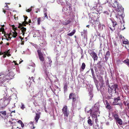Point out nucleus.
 Segmentation results:
<instances>
[{
  "label": "nucleus",
  "mask_w": 129,
  "mask_h": 129,
  "mask_svg": "<svg viewBox=\"0 0 129 129\" xmlns=\"http://www.w3.org/2000/svg\"><path fill=\"white\" fill-rule=\"evenodd\" d=\"M111 5L112 7L118 12L117 14L116 15V18H119L121 17L122 18L124 16V8L120 5L118 4V2L116 0H115L114 3Z\"/></svg>",
  "instance_id": "1"
},
{
  "label": "nucleus",
  "mask_w": 129,
  "mask_h": 129,
  "mask_svg": "<svg viewBox=\"0 0 129 129\" xmlns=\"http://www.w3.org/2000/svg\"><path fill=\"white\" fill-rule=\"evenodd\" d=\"M116 121L119 125H121L122 124V120L120 118H119L118 119L115 120Z\"/></svg>",
  "instance_id": "23"
},
{
  "label": "nucleus",
  "mask_w": 129,
  "mask_h": 129,
  "mask_svg": "<svg viewBox=\"0 0 129 129\" xmlns=\"http://www.w3.org/2000/svg\"><path fill=\"white\" fill-rule=\"evenodd\" d=\"M98 119L97 118H96L95 120V122L97 123V122H98Z\"/></svg>",
  "instance_id": "56"
},
{
  "label": "nucleus",
  "mask_w": 129,
  "mask_h": 129,
  "mask_svg": "<svg viewBox=\"0 0 129 129\" xmlns=\"http://www.w3.org/2000/svg\"><path fill=\"white\" fill-rule=\"evenodd\" d=\"M5 31L4 29V28H3L2 27H1V28H0V32L2 31V34H3L4 32H5Z\"/></svg>",
  "instance_id": "38"
},
{
  "label": "nucleus",
  "mask_w": 129,
  "mask_h": 129,
  "mask_svg": "<svg viewBox=\"0 0 129 129\" xmlns=\"http://www.w3.org/2000/svg\"><path fill=\"white\" fill-rule=\"evenodd\" d=\"M23 17H24V22H26V19L28 18V17H27V16H25L24 15H23Z\"/></svg>",
  "instance_id": "44"
},
{
  "label": "nucleus",
  "mask_w": 129,
  "mask_h": 129,
  "mask_svg": "<svg viewBox=\"0 0 129 129\" xmlns=\"http://www.w3.org/2000/svg\"><path fill=\"white\" fill-rule=\"evenodd\" d=\"M14 31H16L15 30H18V28H17V27H15V28L14 29Z\"/></svg>",
  "instance_id": "61"
},
{
  "label": "nucleus",
  "mask_w": 129,
  "mask_h": 129,
  "mask_svg": "<svg viewBox=\"0 0 129 129\" xmlns=\"http://www.w3.org/2000/svg\"><path fill=\"white\" fill-rule=\"evenodd\" d=\"M18 123H19L21 124V123H22V121L21 120H19L18 121Z\"/></svg>",
  "instance_id": "59"
},
{
  "label": "nucleus",
  "mask_w": 129,
  "mask_h": 129,
  "mask_svg": "<svg viewBox=\"0 0 129 129\" xmlns=\"http://www.w3.org/2000/svg\"><path fill=\"white\" fill-rule=\"evenodd\" d=\"M13 35H12V36L14 38H15L17 36V33L16 31L13 32Z\"/></svg>",
  "instance_id": "33"
},
{
  "label": "nucleus",
  "mask_w": 129,
  "mask_h": 129,
  "mask_svg": "<svg viewBox=\"0 0 129 129\" xmlns=\"http://www.w3.org/2000/svg\"><path fill=\"white\" fill-rule=\"evenodd\" d=\"M20 29L21 30V31L22 33V35L24 36L25 32L26 31V29L25 27L22 26L21 28Z\"/></svg>",
  "instance_id": "19"
},
{
  "label": "nucleus",
  "mask_w": 129,
  "mask_h": 129,
  "mask_svg": "<svg viewBox=\"0 0 129 129\" xmlns=\"http://www.w3.org/2000/svg\"><path fill=\"white\" fill-rule=\"evenodd\" d=\"M123 43L125 44H128V42L124 41L123 42Z\"/></svg>",
  "instance_id": "49"
},
{
  "label": "nucleus",
  "mask_w": 129,
  "mask_h": 129,
  "mask_svg": "<svg viewBox=\"0 0 129 129\" xmlns=\"http://www.w3.org/2000/svg\"><path fill=\"white\" fill-rule=\"evenodd\" d=\"M23 26V24L20 23H19V25L18 27V28H20L22 27Z\"/></svg>",
  "instance_id": "40"
},
{
  "label": "nucleus",
  "mask_w": 129,
  "mask_h": 129,
  "mask_svg": "<svg viewBox=\"0 0 129 129\" xmlns=\"http://www.w3.org/2000/svg\"><path fill=\"white\" fill-rule=\"evenodd\" d=\"M91 73L92 74V75H94V72L93 69H91Z\"/></svg>",
  "instance_id": "42"
},
{
  "label": "nucleus",
  "mask_w": 129,
  "mask_h": 129,
  "mask_svg": "<svg viewBox=\"0 0 129 129\" xmlns=\"http://www.w3.org/2000/svg\"><path fill=\"white\" fill-rule=\"evenodd\" d=\"M108 87L110 89H108V92L110 94V96H108L109 99L111 98L112 97V94L114 93L115 95H118L119 94V89L118 88V85L116 84H113L111 86L110 85H108Z\"/></svg>",
  "instance_id": "2"
},
{
  "label": "nucleus",
  "mask_w": 129,
  "mask_h": 129,
  "mask_svg": "<svg viewBox=\"0 0 129 129\" xmlns=\"http://www.w3.org/2000/svg\"><path fill=\"white\" fill-rule=\"evenodd\" d=\"M90 54L93 58L94 61L98 60V56L95 52L92 51L90 53Z\"/></svg>",
  "instance_id": "13"
},
{
  "label": "nucleus",
  "mask_w": 129,
  "mask_h": 129,
  "mask_svg": "<svg viewBox=\"0 0 129 129\" xmlns=\"http://www.w3.org/2000/svg\"><path fill=\"white\" fill-rule=\"evenodd\" d=\"M90 113L91 114L92 113H97L100 114V112L99 110V107L95 105L93 107L92 109H90Z\"/></svg>",
  "instance_id": "5"
},
{
  "label": "nucleus",
  "mask_w": 129,
  "mask_h": 129,
  "mask_svg": "<svg viewBox=\"0 0 129 129\" xmlns=\"http://www.w3.org/2000/svg\"><path fill=\"white\" fill-rule=\"evenodd\" d=\"M42 20V18L41 17H39L37 19V22L38 25H39L40 24V22Z\"/></svg>",
  "instance_id": "31"
},
{
  "label": "nucleus",
  "mask_w": 129,
  "mask_h": 129,
  "mask_svg": "<svg viewBox=\"0 0 129 129\" xmlns=\"http://www.w3.org/2000/svg\"><path fill=\"white\" fill-rule=\"evenodd\" d=\"M7 112L6 111H0V116L3 118H6L7 117Z\"/></svg>",
  "instance_id": "14"
},
{
  "label": "nucleus",
  "mask_w": 129,
  "mask_h": 129,
  "mask_svg": "<svg viewBox=\"0 0 129 129\" xmlns=\"http://www.w3.org/2000/svg\"><path fill=\"white\" fill-rule=\"evenodd\" d=\"M72 9L71 8V7L69 6V7H68V8L67 9L66 13L67 14H70L72 12Z\"/></svg>",
  "instance_id": "17"
},
{
  "label": "nucleus",
  "mask_w": 129,
  "mask_h": 129,
  "mask_svg": "<svg viewBox=\"0 0 129 129\" xmlns=\"http://www.w3.org/2000/svg\"><path fill=\"white\" fill-rule=\"evenodd\" d=\"M124 63L126 64V65L129 67V59H127L123 61Z\"/></svg>",
  "instance_id": "29"
},
{
  "label": "nucleus",
  "mask_w": 129,
  "mask_h": 129,
  "mask_svg": "<svg viewBox=\"0 0 129 129\" xmlns=\"http://www.w3.org/2000/svg\"><path fill=\"white\" fill-rule=\"evenodd\" d=\"M101 61H99L97 63V64L98 65L97 67L100 69L102 67V66L101 64Z\"/></svg>",
  "instance_id": "30"
},
{
  "label": "nucleus",
  "mask_w": 129,
  "mask_h": 129,
  "mask_svg": "<svg viewBox=\"0 0 129 129\" xmlns=\"http://www.w3.org/2000/svg\"><path fill=\"white\" fill-rule=\"evenodd\" d=\"M5 74L7 76H8L11 78L14 75V73L12 71L9 70L5 72Z\"/></svg>",
  "instance_id": "11"
},
{
  "label": "nucleus",
  "mask_w": 129,
  "mask_h": 129,
  "mask_svg": "<svg viewBox=\"0 0 129 129\" xmlns=\"http://www.w3.org/2000/svg\"><path fill=\"white\" fill-rule=\"evenodd\" d=\"M97 114V113H92L91 115V116L93 118H96L97 117V116L98 114Z\"/></svg>",
  "instance_id": "28"
},
{
  "label": "nucleus",
  "mask_w": 129,
  "mask_h": 129,
  "mask_svg": "<svg viewBox=\"0 0 129 129\" xmlns=\"http://www.w3.org/2000/svg\"><path fill=\"white\" fill-rule=\"evenodd\" d=\"M6 96L5 98H4L3 99H1V100H3V104L4 106H6L9 103L10 101V98L9 96H7L6 93H5Z\"/></svg>",
  "instance_id": "4"
},
{
  "label": "nucleus",
  "mask_w": 129,
  "mask_h": 129,
  "mask_svg": "<svg viewBox=\"0 0 129 129\" xmlns=\"http://www.w3.org/2000/svg\"><path fill=\"white\" fill-rule=\"evenodd\" d=\"M22 41V42H21V45H24V41Z\"/></svg>",
  "instance_id": "63"
},
{
  "label": "nucleus",
  "mask_w": 129,
  "mask_h": 129,
  "mask_svg": "<svg viewBox=\"0 0 129 129\" xmlns=\"http://www.w3.org/2000/svg\"><path fill=\"white\" fill-rule=\"evenodd\" d=\"M8 80L6 77H2V76L0 77V86H4L5 87V92L6 91L7 92V87L6 86V81Z\"/></svg>",
  "instance_id": "3"
},
{
  "label": "nucleus",
  "mask_w": 129,
  "mask_h": 129,
  "mask_svg": "<svg viewBox=\"0 0 129 129\" xmlns=\"http://www.w3.org/2000/svg\"><path fill=\"white\" fill-rule=\"evenodd\" d=\"M121 62V61L120 59H118L116 61V64L118 66L119 65Z\"/></svg>",
  "instance_id": "37"
},
{
  "label": "nucleus",
  "mask_w": 129,
  "mask_h": 129,
  "mask_svg": "<svg viewBox=\"0 0 129 129\" xmlns=\"http://www.w3.org/2000/svg\"><path fill=\"white\" fill-rule=\"evenodd\" d=\"M40 117V113H36L35 117V119L37 123V122L38 120Z\"/></svg>",
  "instance_id": "18"
},
{
  "label": "nucleus",
  "mask_w": 129,
  "mask_h": 129,
  "mask_svg": "<svg viewBox=\"0 0 129 129\" xmlns=\"http://www.w3.org/2000/svg\"><path fill=\"white\" fill-rule=\"evenodd\" d=\"M86 67V65L85 63L83 62L82 63L81 66V67L80 70L82 69V71H83V70Z\"/></svg>",
  "instance_id": "27"
},
{
  "label": "nucleus",
  "mask_w": 129,
  "mask_h": 129,
  "mask_svg": "<svg viewBox=\"0 0 129 129\" xmlns=\"http://www.w3.org/2000/svg\"><path fill=\"white\" fill-rule=\"evenodd\" d=\"M124 38V37L122 36L121 35H120L119 36V38L120 39H122Z\"/></svg>",
  "instance_id": "57"
},
{
  "label": "nucleus",
  "mask_w": 129,
  "mask_h": 129,
  "mask_svg": "<svg viewBox=\"0 0 129 129\" xmlns=\"http://www.w3.org/2000/svg\"><path fill=\"white\" fill-rule=\"evenodd\" d=\"M120 101L121 99L119 96H118L117 98H114L113 104L114 105L120 104Z\"/></svg>",
  "instance_id": "10"
},
{
  "label": "nucleus",
  "mask_w": 129,
  "mask_h": 129,
  "mask_svg": "<svg viewBox=\"0 0 129 129\" xmlns=\"http://www.w3.org/2000/svg\"><path fill=\"white\" fill-rule=\"evenodd\" d=\"M14 63H15V65H18V63H17L16 62V61H13Z\"/></svg>",
  "instance_id": "64"
},
{
  "label": "nucleus",
  "mask_w": 129,
  "mask_h": 129,
  "mask_svg": "<svg viewBox=\"0 0 129 129\" xmlns=\"http://www.w3.org/2000/svg\"><path fill=\"white\" fill-rule=\"evenodd\" d=\"M117 25V22L115 20H112L111 23L109 27L112 31H113L115 30V27Z\"/></svg>",
  "instance_id": "6"
},
{
  "label": "nucleus",
  "mask_w": 129,
  "mask_h": 129,
  "mask_svg": "<svg viewBox=\"0 0 129 129\" xmlns=\"http://www.w3.org/2000/svg\"><path fill=\"white\" fill-rule=\"evenodd\" d=\"M85 31L84 30V32L83 33V32H82L81 33V35L82 36H83V34H84L85 33Z\"/></svg>",
  "instance_id": "58"
},
{
  "label": "nucleus",
  "mask_w": 129,
  "mask_h": 129,
  "mask_svg": "<svg viewBox=\"0 0 129 129\" xmlns=\"http://www.w3.org/2000/svg\"><path fill=\"white\" fill-rule=\"evenodd\" d=\"M110 55V52L109 51H108L105 55V61H107L108 59V58Z\"/></svg>",
  "instance_id": "16"
},
{
  "label": "nucleus",
  "mask_w": 129,
  "mask_h": 129,
  "mask_svg": "<svg viewBox=\"0 0 129 129\" xmlns=\"http://www.w3.org/2000/svg\"><path fill=\"white\" fill-rule=\"evenodd\" d=\"M3 34H4V35L5 37L6 38H7V34H6V32L5 31V32H4V33Z\"/></svg>",
  "instance_id": "51"
},
{
  "label": "nucleus",
  "mask_w": 129,
  "mask_h": 129,
  "mask_svg": "<svg viewBox=\"0 0 129 129\" xmlns=\"http://www.w3.org/2000/svg\"><path fill=\"white\" fill-rule=\"evenodd\" d=\"M47 10L46 8H44V12L46 13V12L47 11Z\"/></svg>",
  "instance_id": "55"
},
{
  "label": "nucleus",
  "mask_w": 129,
  "mask_h": 129,
  "mask_svg": "<svg viewBox=\"0 0 129 129\" xmlns=\"http://www.w3.org/2000/svg\"><path fill=\"white\" fill-rule=\"evenodd\" d=\"M92 78L93 79V80H95L97 79L95 77V76L94 75H92Z\"/></svg>",
  "instance_id": "50"
},
{
  "label": "nucleus",
  "mask_w": 129,
  "mask_h": 129,
  "mask_svg": "<svg viewBox=\"0 0 129 129\" xmlns=\"http://www.w3.org/2000/svg\"><path fill=\"white\" fill-rule=\"evenodd\" d=\"M106 108L110 110L112 109V108L111 106L110 105L108 101H106Z\"/></svg>",
  "instance_id": "22"
},
{
  "label": "nucleus",
  "mask_w": 129,
  "mask_h": 129,
  "mask_svg": "<svg viewBox=\"0 0 129 129\" xmlns=\"http://www.w3.org/2000/svg\"><path fill=\"white\" fill-rule=\"evenodd\" d=\"M91 20V22L93 23L95 26H96L99 23V19L97 16L92 17Z\"/></svg>",
  "instance_id": "7"
},
{
  "label": "nucleus",
  "mask_w": 129,
  "mask_h": 129,
  "mask_svg": "<svg viewBox=\"0 0 129 129\" xmlns=\"http://www.w3.org/2000/svg\"><path fill=\"white\" fill-rule=\"evenodd\" d=\"M44 16L45 18H46L47 19H48V17L47 16L46 13H45L44 14Z\"/></svg>",
  "instance_id": "45"
},
{
  "label": "nucleus",
  "mask_w": 129,
  "mask_h": 129,
  "mask_svg": "<svg viewBox=\"0 0 129 129\" xmlns=\"http://www.w3.org/2000/svg\"><path fill=\"white\" fill-rule=\"evenodd\" d=\"M12 29L13 30L15 28V26L14 25H12Z\"/></svg>",
  "instance_id": "60"
},
{
  "label": "nucleus",
  "mask_w": 129,
  "mask_h": 129,
  "mask_svg": "<svg viewBox=\"0 0 129 129\" xmlns=\"http://www.w3.org/2000/svg\"><path fill=\"white\" fill-rule=\"evenodd\" d=\"M113 43H114V45L115 46H117V45L115 41H113Z\"/></svg>",
  "instance_id": "52"
},
{
  "label": "nucleus",
  "mask_w": 129,
  "mask_h": 129,
  "mask_svg": "<svg viewBox=\"0 0 129 129\" xmlns=\"http://www.w3.org/2000/svg\"><path fill=\"white\" fill-rule=\"evenodd\" d=\"M87 110H86V109H85V111H86V112H87V113H89V112H90V109L88 111H87Z\"/></svg>",
  "instance_id": "62"
},
{
  "label": "nucleus",
  "mask_w": 129,
  "mask_h": 129,
  "mask_svg": "<svg viewBox=\"0 0 129 129\" xmlns=\"http://www.w3.org/2000/svg\"><path fill=\"white\" fill-rule=\"evenodd\" d=\"M64 86V91H66L67 89V83H65Z\"/></svg>",
  "instance_id": "34"
},
{
  "label": "nucleus",
  "mask_w": 129,
  "mask_h": 129,
  "mask_svg": "<svg viewBox=\"0 0 129 129\" xmlns=\"http://www.w3.org/2000/svg\"><path fill=\"white\" fill-rule=\"evenodd\" d=\"M124 87L125 90H127L128 91H129V86L126 85L124 86Z\"/></svg>",
  "instance_id": "36"
},
{
  "label": "nucleus",
  "mask_w": 129,
  "mask_h": 129,
  "mask_svg": "<svg viewBox=\"0 0 129 129\" xmlns=\"http://www.w3.org/2000/svg\"><path fill=\"white\" fill-rule=\"evenodd\" d=\"M71 22L70 20H66L63 22L62 24L63 25H66L70 24Z\"/></svg>",
  "instance_id": "20"
},
{
  "label": "nucleus",
  "mask_w": 129,
  "mask_h": 129,
  "mask_svg": "<svg viewBox=\"0 0 129 129\" xmlns=\"http://www.w3.org/2000/svg\"><path fill=\"white\" fill-rule=\"evenodd\" d=\"M76 32V30L75 29H73V31L71 33L68 34H67V35L69 36H71L74 34Z\"/></svg>",
  "instance_id": "25"
},
{
  "label": "nucleus",
  "mask_w": 129,
  "mask_h": 129,
  "mask_svg": "<svg viewBox=\"0 0 129 129\" xmlns=\"http://www.w3.org/2000/svg\"><path fill=\"white\" fill-rule=\"evenodd\" d=\"M87 122L91 126L92 125L93 123L92 122L91 120L90 119H89L88 120Z\"/></svg>",
  "instance_id": "32"
},
{
  "label": "nucleus",
  "mask_w": 129,
  "mask_h": 129,
  "mask_svg": "<svg viewBox=\"0 0 129 129\" xmlns=\"http://www.w3.org/2000/svg\"><path fill=\"white\" fill-rule=\"evenodd\" d=\"M127 103V101H124L123 102V103L125 106H126V103Z\"/></svg>",
  "instance_id": "53"
},
{
  "label": "nucleus",
  "mask_w": 129,
  "mask_h": 129,
  "mask_svg": "<svg viewBox=\"0 0 129 129\" xmlns=\"http://www.w3.org/2000/svg\"><path fill=\"white\" fill-rule=\"evenodd\" d=\"M93 127L95 129H97L98 128V125L96 123V125L93 126Z\"/></svg>",
  "instance_id": "41"
},
{
  "label": "nucleus",
  "mask_w": 129,
  "mask_h": 129,
  "mask_svg": "<svg viewBox=\"0 0 129 129\" xmlns=\"http://www.w3.org/2000/svg\"><path fill=\"white\" fill-rule=\"evenodd\" d=\"M38 56L40 60L42 62L44 61V58L43 57V54L41 52V49H38L37 50Z\"/></svg>",
  "instance_id": "9"
},
{
  "label": "nucleus",
  "mask_w": 129,
  "mask_h": 129,
  "mask_svg": "<svg viewBox=\"0 0 129 129\" xmlns=\"http://www.w3.org/2000/svg\"><path fill=\"white\" fill-rule=\"evenodd\" d=\"M39 94H40V96L42 97L43 95V91L41 90L39 91L38 93L35 95V97L38 96Z\"/></svg>",
  "instance_id": "26"
},
{
  "label": "nucleus",
  "mask_w": 129,
  "mask_h": 129,
  "mask_svg": "<svg viewBox=\"0 0 129 129\" xmlns=\"http://www.w3.org/2000/svg\"><path fill=\"white\" fill-rule=\"evenodd\" d=\"M81 54L82 55H81V59H83V58H84V55H83V54L82 53H81Z\"/></svg>",
  "instance_id": "54"
},
{
  "label": "nucleus",
  "mask_w": 129,
  "mask_h": 129,
  "mask_svg": "<svg viewBox=\"0 0 129 129\" xmlns=\"http://www.w3.org/2000/svg\"><path fill=\"white\" fill-rule=\"evenodd\" d=\"M32 10L31 9H29L26 10V11L28 12H30Z\"/></svg>",
  "instance_id": "47"
},
{
  "label": "nucleus",
  "mask_w": 129,
  "mask_h": 129,
  "mask_svg": "<svg viewBox=\"0 0 129 129\" xmlns=\"http://www.w3.org/2000/svg\"><path fill=\"white\" fill-rule=\"evenodd\" d=\"M11 35V33H10L9 34H7V35L8 36V38L9 39H10V40L11 39V38L10 36Z\"/></svg>",
  "instance_id": "43"
},
{
  "label": "nucleus",
  "mask_w": 129,
  "mask_h": 129,
  "mask_svg": "<svg viewBox=\"0 0 129 129\" xmlns=\"http://www.w3.org/2000/svg\"><path fill=\"white\" fill-rule=\"evenodd\" d=\"M62 112L64 117H68L69 115V111L68 110V107L67 106H65L63 108Z\"/></svg>",
  "instance_id": "8"
},
{
  "label": "nucleus",
  "mask_w": 129,
  "mask_h": 129,
  "mask_svg": "<svg viewBox=\"0 0 129 129\" xmlns=\"http://www.w3.org/2000/svg\"><path fill=\"white\" fill-rule=\"evenodd\" d=\"M104 13L106 15H108L109 14V13H108L107 11H105L104 12Z\"/></svg>",
  "instance_id": "46"
},
{
  "label": "nucleus",
  "mask_w": 129,
  "mask_h": 129,
  "mask_svg": "<svg viewBox=\"0 0 129 129\" xmlns=\"http://www.w3.org/2000/svg\"><path fill=\"white\" fill-rule=\"evenodd\" d=\"M78 97H76V95L75 93H70L69 95V99H72V103H74L76 100V98Z\"/></svg>",
  "instance_id": "12"
},
{
  "label": "nucleus",
  "mask_w": 129,
  "mask_h": 129,
  "mask_svg": "<svg viewBox=\"0 0 129 129\" xmlns=\"http://www.w3.org/2000/svg\"><path fill=\"white\" fill-rule=\"evenodd\" d=\"M49 63H48V62L47 63V64H49V65L47 66L48 67H51V63L52 62V61L51 59L49 60Z\"/></svg>",
  "instance_id": "35"
},
{
  "label": "nucleus",
  "mask_w": 129,
  "mask_h": 129,
  "mask_svg": "<svg viewBox=\"0 0 129 129\" xmlns=\"http://www.w3.org/2000/svg\"><path fill=\"white\" fill-rule=\"evenodd\" d=\"M112 115L115 119V120L119 118L118 114L116 113H113Z\"/></svg>",
  "instance_id": "24"
},
{
  "label": "nucleus",
  "mask_w": 129,
  "mask_h": 129,
  "mask_svg": "<svg viewBox=\"0 0 129 129\" xmlns=\"http://www.w3.org/2000/svg\"><path fill=\"white\" fill-rule=\"evenodd\" d=\"M94 82L95 85H96V87L97 88L98 90V91H99L100 90V89L99 88V87L98 85V80H97V79H96L95 80H94Z\"/></svg>",
  "instance_id": "21"
},
{
  "label": "nucleus",
  "mask_w": 129,
  "mask_h": 129,
  "mask_svg": "<svg viewBox=\"0 0 129 129\" xmlns=\"http://www.w3.org/2000/svg\"><path fill=\"white\" fill-rule=\"evenodd\" d=\"M25 108V107L24 105L22 103H21V106L20 107L21 109L22 110H23Z\"/></svg>",
  "instance_id": "39"
},
{
  "label": "nucleus",
  "mask_w": 129,
  "mask_h": 129,
  "mask_svg": "<svg viewBox=\"0 0 129 129\" xmlns=\"http://www.w3.org/2000/svg\"><path fill=\"white\" fill-rule=\"evenodd\" d=\"M67 6L68 7H69V6H70V7H71V5L70 3L68 2L67 3Z\"/></svg>",
  "instance_id": "48"
},
{
  "label": "nucleus",
  "mask_w": 129,
  "mask_h": 129,
  "mask_svg": "<svg viewBox=\"0 0 129 129\" xmlns=\"http://www.w3.org/2000/svg\"><path fill=\"white\" fill-rule=\"evenodd\" d=\"M100 78L101 79H100V81L101 83V84H99V85L100 86V88H101L103 87L104 83L103 78L102 77H101Z\"/></svg>",
  "instance_id": "15"
}]
</instances>
